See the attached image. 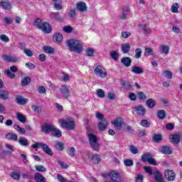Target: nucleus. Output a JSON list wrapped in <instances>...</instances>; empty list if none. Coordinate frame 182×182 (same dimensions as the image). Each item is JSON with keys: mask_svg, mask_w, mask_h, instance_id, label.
<instances>
[{"mask_svg": "<svg viewBox=\"0 0 182 182\" xmlns=\"http://www.w3.org/2000/svg\"><path fill=\"white\" fill-rule=\"evenodd\" d=\"M67 46H68L70 52H74V53H82V50H83L82 43L76 39L67 41Z\"/></svg>", "mask_w": 182, "mask_h": 182, "instance_id": "nucleus-1", "label": "nucleus"}, {"mask_svg": "<svg viewBox=\"0 0 182 182\" xmlns=\"http://www.w3.org/2000/svg\"><path fill=\"white\" fill-rule=\"evenodd\" d=\"M102 176L105 178V182H122V180L120 179V174L114 171L102 173Z\"/></svg>", "mask_w": 182, "mask_h": 182, "instance_id": "nucleus-2", "label": "nucleus"}, {"mask_svg": "<svg viewBox=\"0 0 182 182\" xmlns=\"http://www.w3.org/2000/svg\"><path fill=\"white\" fill-rule=\"evenodd\" d=\"M60 126L66 130H74L75 119L73 118H66L65 120L60 121Z\"/></svg>", "mask_w": 182, "mask_h": 182, "instance_id": "nucleus-3", "label": "nucleus"}, {"mask_svg": "<svg viewBox=\"0 0 182 182\" xmlns=\"http://www.w3.org/2000/svg\"><path fill=\"white\" fill-rule=\"evenodd\" d=\"M88 140L90 141L91 149H92V150L95 151H99V143H97V137L93 134H89Z\"/></svg>", "mask_w": 182, "mask_h": 182, "instance_id": "nucleus-4", "label": "nucleus"}, {"mask_svg": "<svg viewBox=\"0 0 182 182\" xmlns=\"http://www.w3.org/2000/svg\"><path fill=\"white\" fill-rule=\"evenodd\" d=\"M94 73L95 76H99L100 77L105 78L107 77V72H106V70L100 65L95 68Z\"/></svg>", "mask_w": 182, "mask_h": 182, "instance_id": "nucleus-5", "label": "nucleus"}, {"mask_svg": "<svg viewBox=\"0 0 182 182\" xmlns=\"http://www.w3.org/2000/svg\"><path fill=\"white\" fill-rule=\"evenodd\" d=\"M69 92V87L66 85H61L60 87V94H59V98L60 99H67L69 97L70 95Z\"/></svg>", "mask_w": 182, "mask_h": 182, "instance_id": "nucleus-6", "label": "nucleus"}, {"mask_svg": "<svg viewBox=\"0 0 182 182\" xmlns=\"http://www.w3.org/2000/svg\"><path fill=\"white\" fill-rule=\"evenodd\" d=\"M165 178L167 181H174L176 180V173L172 170L167 169L164 172Z\"/></svg>", "mask_w": 182, "mask_h": 182, "instance_id": "nucleus-7", "label": "nucleus"}, {"mask_svg": "<svg viewBox=\"0 0 182 182\" xmlns=\"http://www.w3.org/2000/svg\"><path fill=\"white\" fill-rule=\"evenodd\" d=\"M169 140H171L173 144H178L181 140V133L178 132L175 134H171L169 136Z\"/></svg>", "mask_w": 182, "mask_h": 182, "instance_id": "nucleus-8", "label": "nucleus"}, {"mask_svg": "<svg viewBox=\"0 0 182 182\" xmlns=\"http://www.w3.org/2000/svg\"><path fill=\"white\" fill-rule=\"evenodd\" d=\"M114 129L117 130H122V126H123V119L122 117H117L112 122Z\"/></svg>", "mask_w": 182, "mask_h": 182, "instance_id": "nucleus-9", "label": "nucleus"}, {"mask_svg": "<svg viewBox=\"0 0 182 182\" xmlns=\"http://www.w3.org/2000/svg\"><path fill=\"white\" fill-rule=\"evenodd\" d=\"M55 128V125L45 124L41 127V130L45 134H48L49 133H52L53 129Z\"/></svg>", "mask_w": 182, "mask_h": 182, "instance_id": "nucleus-10", "label": "nucleus"}, {"mask_svg": "<svg viewBox=\"0 0 182 182\" xmlns=\"http://www.w3.org/2000/svg\"><path fill=\"white\" fill-rule=\"evenodd\" d=\"M44 33H50L52 32V26L48 22H44L41 24V28H40Z\"/></svg>", "mask_w": 182, "mask_h": 182, "instance_id": "nucleus-11", "label": "nucleus"}, {"mask_svg": "<svg viewBox=\"0 0 182 182\" xmlns=\"http://www.w3.org/2000/svg\"><path fill=\"white\" fill-rule=\"evenodd\" d=\"M76 8L80 11V12H86V11H87V6H86V3L82 1L77 2Z\"/></svg>", "mask_w": 182, "mask_h": 182, "instance_id": "nucleus-12", "label": "nucleus"}, {"mask_svg": "<svg viewBox=\"0 0 182 182\" xmlns=\"http://www.w3.org/2000/svg\"><path fill=\"white\" fill-rule=\"evenodd\" d=\"M129 12H130V7L124 6L122 9V14L119 16V18L122 21L127 19V16L129 15Z\"/></svg>", "mask_w": 182, "mask_h": 182, "instance_id": "nucleus-13", "label": "nucleus"}, {"mask_svg": "<svg viewBox=\"0 0 182 182\" xmlns=\"http://www.w3.org/2000/svg\"><path fill=\"white\" fill-rule=\"evenodd\" d=\"M160 153L162 154H171L173 153V150L171 148L167 145L163 146L160 149H159Z\"/></svg>", "mask_w": 182, "mask_h": 182, "instance_id": "nucleus-14", "label": "nucleus"}, {"mask_svg": "<svg viewBox=\"0 0 182 182\" xmlns=\"http://www.w3.org/2000/svg\"><path fill=\"white\" fill-rule=\"evenodd\" d=\"M41 149L46 154H48V156H53V152L52 151V149H50L49 146H48V144L42 143Z\"/></svg>", "mask_w": 182, "mask_h": 182, "instance_id": "nucleus-15", "label": "nucleus"}, {"mask_svg": "<svg viewBox=\"0 0 182 182\" xmlns=\"http://www.w3.org/2000/svg\"><path fill=\"white\" fill-rule=\"evenodd\" d=\"M106 129H107V121H106V119L100 120L98 123V130H100V132H105Z\"/></svg>", "mask_w": 182, "mask_h": 182, "instance_id": "nucleus-16", "label": "nucleus"}, {"mask_svg": "<svg viewBox=\"0 0 182 182\" xmlns=\"http://www.w3.org/2000/svg\"><path fill=\"white\" fill-rule=\"evenodd\" d=\"M16 102L18 105H25L28 103V99L23 98L22 95H17L16 97Z\"/></svg>", "mask_w": 182, "mask_h": 182, "instance_id": "nucleus-17", "label": "nucleus"}, {"mask_svg": "<svg viewBox=\"0 0 182 182\" xmlns=\"http://www.w3.org/2000/svg\"><path fill=\"white\" fill-rule=\"evenodd\" d=\"M50 18H51V19H55V21H63V18H62V16H60V13L59 12L50 13Z\"/></svg>", "mask_w": 182, "mask_h": 182, "instance_id": "nucleus-18", "label": "nucleus"}, {"mask_svg": "<svg viewBox=\"0 0 182 182\" xmlns=\"http://www.w3.org/2000/svg\"><path fill=\"white\" fill-rule=\"evenodd\" d=\"M135 111L139 116H144L146 114V109L141 105L136 107Z\"/></svg>", "mask_w": 182, "mask_h": 182, "instance_id": "nucleus-19", "label": "nucleus"}, {"mask_svg": "<svg viewBox=\"0 0 182 182\" xmlns=\"http://www.w3.org/2000/svg\"><path fill=\"white\" fill-rule=\"evenodd\" d=\"M53 2L54 4L53 8L56 9V11H62L63 6H62V0H53Z\"/></svg>", "mask_w": 182, "mask_h": 182, "instance_id": "nucleus-20", "label": "nucleus"}, {"mask_svg": "<svg viewBox=\"0 0 182 182\" xmlns=\"http://www.w3.org/2000/svg\"><path fill=\"white\" fill-rule=\"evenodd\" d=\"M34 180L37 182H46V179L41 173H35Z\"/></svg>", "mask_w": 182, "mask_h": 182, "instance_id": "nucleus-21", "label": "nucleus"}, {"mask_svg": "<svg viewBox=\"0 0 182 182\" xmlns=\"http://www.w3.org/2000/svg\"><path fill=\"white\" fill-rule=\"evenodd\" d=\"M53 40L54 42H55V43H60V42H62L63 40V37L62 36V34L57 33L54 34Z\"/></svg>", "mask_w": 182, "mask_h": 182, "instance_id": "nucleus-22", "label": "nucleus"}, {"mask_svg": "<svg viewBox=\"0 0 182 182\" xmlns=\"http://www.w3.org/2000/svg\"><path fill=\"white\" fill-rule=\"evenodd\" d=\"M0 6L3 9H6V11H11V9H12V6L9 2L1 1L0 2Z\"/></svg>", "mask_w": 182, "mask_h": 182, "instance_id": "nucleus-23", "label": "nucleus"}, {"mask_svg": "<svg viewBox=\"0 0 182 182\" xmlns=\"http://www.w3.org/2000/svg\"><path fill=\"white\" fill-rule=\"evenodd\" d=\"M43 52L48 53V55H55V48L50 46H44L43 48Z\"/></svg>", "mask_w": 182, "mask_h": 182, "instance_id": "nucleus-24", "label": "nucleus"}, {"mask_svg": "<svg viewBox=\"0 0 182 182\" xmlns=\"http://www.w3.org/2000/svg\"><path fill=\"white\" fill-rule=\"evenodd\" d=\"M121 63H123L126 68H129L132 65V59L129 57L122 58L121 59Z\"/></svg>", "mask_w": 182, "mask_h": 182, "instance_id": "nucleus-25", "label": "nucleus"}, {"mask_svg": "<svg viewBox=\"0 0 182 182\" xmlns=\"http://www.w3.org/2000/svg\"><path fill=\"white\" fill-rule=\"evenodd\" d=\"M52 136H54L55 137H62V131L60 129L55 128L54 127L52 132H51Z\"/></svg>", "mask_w": 182, "mask_h": 182, "instance_id": "nucleus-26", "label": "nucleus"}, {"mask_svg": "<svg viewBox=\"0 0 182 182\" xmlns=\"http://www.w3.org/2000/svg\"><path fill=\"white\" fill-rule=\"evenodd\" d=\"M54 147L57 150H59V151H63L65 144H63V142L58 141L54 144Z\"/></svg>", "mask_w": 182, "mask_h": 182, "instance_id": "nucleus-27", "label": "nucleus"}, {"mask_svg": "<svg viewBox=\"0 0 182 182\" xmlns=\"http://www.w3.org/2000/svg\"><path fill=\"white\" fill-rule=\"evenodd\" d=\"M6 139L8 140H14V141H16L18 140V135H16L15 133L10 132L6 134Z\"/></svg>", "mask_w": 182, "mask_h": 182, "instance_id": "nucleus-28", "label": "nucleus"}, {"mask_svg": "<svg viewBox=\"0 0 182 182\" xmlns=\"http://www.w3.org/2000/svg\"><path fill=\"white\" fill-rule=\"evenodd\" d=\"M166 111L164 109H161L157 111V117L160 120L166 119Z\"/></svg>", "mask_w": 182, "mask_h": 182, "instance_id": "nucleus-29", "label": "nucleus"}, {"mask_svg": "<svg viewBox=\"0 0 182 182\" xmlns=\"http://www.w3.org/2000/svg\"><path fill=\"white\" fill-rule=\"evenodd\" d=\"M9 94L7 91L0 90V99H2V100H6V99H9Z\"/></svg>", "mask_w": 182, "mask_h": 182, "instance_id": "nucleus-30", "label": "nucleus"}, {"mask_svg": "<svg viewBox=\"0 0 182 182\" xmlns=\"http://www.w3.org/2000/svg\"><path fill=\"white\" fill-rule=\"evenodd\" d=\"M132 72L135 73V75H141V73H143V70L140 67L134 66L132 69Z\"/></svg>", "mask_w": 182, "mask_h": 182, "instance_id": "nucleus-31", "label": "nucleus"}, {"mask_svg": "<svg viewBox=\"0 0 182 182\" xmlns=\"http://www.w3.org/2000/svg\"><path fill=\"white\" fill-rule=\"evenodd\" d=\"M154 178L157 182H164L163 181V178H161V173H160L159 171L154 173Z\"/></svg>", "mask_w": 182, "mask_h": 182, "instance_id": "nucleus-32", "label": "nucleus"}, {"mask_svg": "<svg viewBox=\"0 0 182 182\" xmlns=\"http://www.w3.org/2000/svg\"><path fill=\"white\" fill-rule=\"evenodd\" d=\"M146 103V106H148L149 109H153V107L156 106V101L151 98L148 99Z\"/></svg>", "mask_w": 182, "mask_h": 182, "instance_id": "nucleus-33", "label": "nucleus"}, {"mask_svg": "<svg viewBox=\"0 0 182 182\" xmlns=\"http://www.w3.org/2000/svg\"><path fill=\"white\" fill-rule=\"evenodd\" d=\"M151 157H153V155L150 153H146L142 155L141 156V161H144V163H146L149 161Z\"/></svg>", "mask_w": 182, "mask_h": 182, "instance_id": "nucleus-34", "label": "nucleus"}, {"mask_svg": "<svg viewBox=\"0 0 182 182\" xmlns=\"http://www.w3.org/2000/svg\"><path fill=\"white\" fill-rule=\"evenodd\" d=\"M123 53H129L130 51V45L126 43L121 46Z\"/></svg>", "mask_w": 182, "mask_h": 182, "instance_id": "nucleus-35", "label": "nucleus"}, {"mask_svg": "<svg viewBox=\"0 0 182 182\" xmlns=\"http://www.w3.org/2000/svg\"><path fill=\"white\" fill-rule=\"evenodd\" d=\"M136 97L139 100H147V95H146V94H144V92L140 91L137 93V96Z\"/></svg>", "mask_w": 182, "mask_h": 182, "instance_id": "nucleus-36", "label": "nucleus"}, {"mask_svg": "<svg viewBox=\"0 0 182 182\" xmlns=\"http://www.w3.org/2000/svg\"><path fill=\"white\" fill-rule=\"evenodd\" d=\"M109 56H111V58H112V59H113V60H118L119 53L117 52L116 50H113L109 53Z\"/></svg>", "mask_w": 182, "mask_h": 182, "instance_id": "nucleus-37", "label": "nucleus"}, {"mask_svg": "<svg viewBox=\"0 0 182 182\" xmlns=\"http://www.w3.org/2000/svg\"><path fill=\"white\" fill-rule=\"evenodd\" d=\"M21 86H28L31 83V77H26L21 80Z\"/></svg>", "mask_w": 182, "mask_h": 182, "instance_id": "nucleus-38", "label": "nucleus"}, {"mask_svg": "<svg viewBox=\"0 0 182 182\" xmlns=\"http://www.w3.org/2000/svg\"><path fill=\"white\" fill-rule=\"evenodd\" d=\"M17 119L21 123L26 122V117H25V116H23L22 114H21L19 112L17 113Z\"/></svg>", "mask_w": 182, "mask_h": 182, "instance_id": "nucleus-39", "label": "nucleus"}, {"mask_svg": "<svg viewBox=\"0 0 182 182\" xmlns=\"http://www.w3.org/2000/svg\"><path fill=\"white\" fill-rule=\"evenodd\" d=\"M122 85L125 87V89H127V90H130V89H132V84L129 81L124 80L122 82Z\"/></svg>", "mask_w": 182, "mask_h": 182, "instance_id": "nucleus-40", "label": "nucleus"}, {"mask_svg": "<svg viewBox=\"0 0 182 182\" xmlns=\"http://www.w3.org/2000/svg\"><path fill=\"white\" fill-rule=\"evenodd\" d=\"M178 4L174 3L171 6V11L173 14H177L178 13Z\"/></svg>", "mask_w": 182, "mask_h": 182, "instance_id": "nucleus-41", "label": "nucleus"}, {"mask_svg": "<svg viewBox=\"0 0 182 182\" xmlns=\"http://www.w3.org/2000/svg\"><path fill=\"white\" fill-rule=\"evenodd\" d=\"M68 16L71 18H75L76 16V9L70 8L68 11Z\"/></svg>", "mask_w": 182, "mask_h": 182, "instance_id": "nucleus-42", "label": "nucleus"}, {"mask_svg": "<svg viewBox=\"0 0 182 182\" xmlns=\"http://www.w3.org/2000/svg\"><path fill=\"white\" fill-rule=\"evenodd\" d=\"M129 151H131L132 154H137V153H139V148H137V146H135L134 145H131L129 146Z\"/></svg>", "mask_w": 182, "mask_h": 182, "instance_id": "nucleus-43", "label": "nucleus"}, {"mask_svg": "<svg viewBox=\"0 0 182 182\" xmlns=\"http://www.w3.org/2000/svg\"><path fill=\"white\" fill-rule=\"evenodd\" d=\"M34 26H36L38 29H41L42 27V20L41 18H36L34 21Z\"/></svg>", "mask_w": 182, "mask_h": 182, "instance_id": "nucleus-44", "label": "nucleus"}, {"mask_svg": "<svg viewBox=\"0 0 182 182\" xmlns=\"http://www.w3.org/2000/svg\"><path fill=\"white\" fill-rule=\"evenodd\" d=\"M161 50L162 53H164L165 55H168L170 48H168V46H161Z\"/></svg>", "mask_w": 182, "mask_h": 182, "instance_id": "nucleus-45", "label": "nucleus"}, {"mask_svg": "<svg viewBox=\"0 0 182 182\" xmlns=\"http://www.w3.org/2000/svg\"><path fill=\"white\" fill-rule=\"evenodd\" d=\"M86 56H93V54L95 53V50L92 48H88L85 50Z\"/></svg>", "mask_w": 182, "mask_h": 182, "instance_id": "nucleus-46", "label": "nucleus"}, {"mask_svg": "<svg viewBox=\"0 0 182 182\" xmlns=\"http://www.w3.org/2000/svg\"><path fill=\"white\" fill-rule=\"evenodd\" d=\"M10 176L11 178H14V180H19L21 178V175L16 172H11Z\"/></svg>", "mask_w": 182, "mask_h": 182, "instance_id": "nucleus-47", "label": "nucleus"}, {"mask_svg": "<svg viewBox=\"0 0 182 182\" xmlns=\"http://www.w3.org/2000/svg\"><path fill=\"white\" fill-rule=\"evenodd\" d=\"M142 50L141 48H136L135 50V58L136 59H140L141 58Z\"/></svg>", "mask_w": 182, "mask_h": 182, "instance_id": "nucleus-48", "label": "nucleus"}, {"mask_svg": "<svg viewBox=\"0 0 182 182\" xmlns=\"http://www.w3.org/2000/svg\"><path fill=\"white\" fill-rule=\"evenodd\" d=\"M145 56H151L153 55V48H145Z\"/></svg>", "mask_w": 182, "mask_h": 182, "instance_id": "nucleus-49", "label": "nucleus"}, {"mask_svg": "<svg viewBox=\"0 0 182 182\" xmlns=\"http://www.w3.org/2000/svg\"><path fill=\"white\" fill-rule=\"evenodd\" d=\"M164 76H165V77H167L168 79H171V77H173V73H171V71L170 70H165L163 73Z\"/></svg>", "mask_w": 182, "mask_h": 182, "instance_id": "nucleus-50", "label": "nucleus"}, {"mask_svg": "<svg viewBox=\"0 0 182 182\" xmlns=\"http://www.w3.org/2000/svg\"><path fill=\"white\" fill-rule=\"evenodd\" d=\"M35 168L37 171H41V173H45V171H46V168L42 165L36 166Z\"/></svg>", "mask_w": 182, "mask_h": 182, "instance_id": "nucleus-51", "label": "nucleus"}, {"mask_svg": "<svg viewBox=\"0 0 182 182\" xmlns=\"http://www.w3.org/2000/svg\"><path fill=\"white\" fill-rule=\"evenodd\" d=\"M161 135L160 134H154L153 136V140L155 143H160L161 141Z\"/></svg>", "mask_w": 182, "mask_h": 182, "instance_id": "nucleus-52", "label": "nucleus"}, {"mask_svg": "<svg viewBox=\"0 0 182 182\" xmlns=\"http://www.w3.org/2000/svg\"><path fill=\"white\" fill-rule=\"evenodd\" d=\"M4 75H6L8 77H10V79H15V74L11 73L9 70H6L4 72Z\"/></svg>", "mask_w": 182, "mask_h": 182, "instance_id": "nucleus-53", "label": "nucleus"}, {"mask_svg": "<svg viewBox=\"0 0 182 182\" xmlns=\"http://www.w3.org/2000/svg\"><path fill=\"white\" fill-rule=\"evenodd\" d=\"M18 143L21 146H28V139H23V138H20L18 140Z\"/></svg>", "mask_w": 182, "mask_h": 182, "instance_id": "nucleus-54", "label": "nucleus"}, {"mask_svg": "<svg viewBox=\"0 0 182 182\" xmlns=\"http://www.w3.org/2000/svg\"><path fill=\"white\" fill-rule=\"evenodd\" d=\"M124 132H128V133H134V129H133V128H132V126L126 124L125 127L124 129Z\"/></svg>", "mask_w": 182, "mask_h": 182, "instance_id": "nucleus-55", "label": "nucleus"}, {"mask_svg": "<svg viewBox=\"0 0 182 182\" xmlns=\"http://www.w3.org/2000/svg\"><path fill=\"white\" fill-rule=\"evenodd\" d=\"M141 124L143 127H150V122L147 119H142L141 121Z\"/></svg>", "mask_w": 182, "mask_h": 182, "instance_id": "nucleus-56", "label": "nucleus"}, {"mask_svg": "<svg viewBox=\"0 0 182 182\" xmlns=\"http://www.w3.org/2000/svg\"><path fill=\"white\" fill-rule=\"evenodd\" d=\"M128 97L129 99H130V100H132V102H136L137 99V96H136V94H134V92H129Z\"/></svg>", "mask_w": 182, "mask_h": 182, "instance_id": "nucleus-57", "label": "nucleus"}, {"mask_svg": "<svg viewBox=\"0 0 182 182\" xmlns=\"http://www.w3.org/2000/svg\"><path fill=\"white\" fill-rule=\"evenodd\" d=\"M97 95L98 96V97H101V98L105 97V91L102 89H98L97 90Z\"/></svg>", "mask_w": 182, "mask_h": 182, "instance_id": "nucleus-58", "label": "nucleus"}, {"mask_svg": "<svg viewBox=\"0 0 182 182\" xmlns=\"http://www.w3.org/2000/svg\"><path fill=\"white\" fill-rule=\"evenodd\" d=\"M63 31H64V32L66 33H71V32L73 31V28L70 26H65L63 27Z\"/></svg>", "mask_w": 182, "mask_h": 182, "instance_id": "nucleus-59", "label": "nucleus"}, {"mask_svg": "<svg viewBox=\"0 0 182 182\" xmlns=\"http://www.w3.org/2000/svg\"><path fill=\"white\" fill-rule=\"evenodd\" d=\"M124 164L127 167H132V166H133V161H132L131 159H126L124 161Z\"/></svg>", "mask_w": 182, "mask_h": 182, "instance_id": "nucleus-60", "label": "nucleus"}, {"mask_svg": "<svg viewBox=\"0 0 182 182\" xmlns=\"http://www.w3.org/2000/svg\"><path fill=\"white\" fill-rule=\"evenodd\" d=\"M24 53L26 56H28V58H32V56H33V53H32V50L30 49L24 48Z\"/></svg>", "mask_w": 182, "mask_h": 182, "instance_id": "nucleus-61", "label": "nucleus"}, {"mask_svg": "<svg viewBox=\"0 0 182 182\" xmlns=\"http://www.w3.org/2000/svg\"><path fill=\"white\" fill-rule=\"evenodd\" d=\"M31 108L33 110V112L38 113V114H39V113H41V107H38L37 105H32Z\"/></svg>", "mask_w": 182, "mask_h": 182, "instance_id": "nucleus-62", "label": "nucleus"}, {"mask_svg": "<svg viewBox=\"0 0 182 182\" xmlns=\"http://www.w3.org/2000/svg\"><path fill=\"white\" fill-rule=\"evenodd\" d=\"M92 161L94 163H100V157L99 154H95L92 156Z\"/></svg>", "mask_w": 182, "mask_h": 182, "instance_id": "nucleus-63", "label": "nucleus"}, {"mask_svg": "<svg viewBox=\"0 0 182 182\" xmlns=\"http://www.w3.org/2000/svg\"><path fill=\"white\" fill-rule=\"evenodd\" d=\"M57 179L60 182H67L68 181H66V179L65 178H63V176H62V175H60L59 173L57 175Z\"/></svg>", "mask_w": 182, "mask_h": 182, "instance_id": "nucleus-64", "label": "nucleus"}]
</instances>
